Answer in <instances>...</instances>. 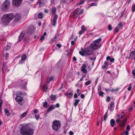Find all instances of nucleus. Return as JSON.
Masks as SVG:
<instances>
[{
	"label": "nucleus",
	"instance_id": "obj_1",
	"mask_svg": "<svg viewBox=\"0 0 135 135\" xmlns=\"http://www.w3.org/2000/svg\"><path fill=\"white\" fill-rule=\"evenodd\" d=\"M14 16V15L13 13L4 15L2 18V23L5 25H7L12 20Z\"/></svg>",
	"mask_w": 135,
	"mask_h": 135
},
{
	"label": "nucleus",
	"instance_id": "obj_2",
	"mask_svg": "<svg viewBox=\"0 0 135 135\" xmlns=\"http://www.w3.org/2000/svg\"><path fill=\"white\" fill-rule=\"evenodd\" d=\"M21 135H32L34 133L33 130L26 125L22 126L20 130Z\"/></svg>",
	"mask_w": 135,
	"mask_h": 135
},
{
	"label": "nucleus",
	"instance_id": "obj_3",
	"mask_svg": "<svg viewBox=\"0 0 135 135\" xmlns=\"http://www.w3.org/2000/svg\"><path fill=\"white\" fill-rule=\"evenodd\" d=\"M101 40L100 38L95 40L90 45V48L93 50H95L99 48L101 45L100 43Z\"/></svg>",
	"mask_w": 135,
	"mask_h": 135
},
{
	"label": "nucleus",
	"instance_id": "obj_4",
	"mask_svg": "<svg viewBox=\"0 0 135 135\" xmlns=\"http://www.w3.org/2000/svg\"><path fill=\"white\" fill-rule=\"evenodd\" d=\"M61 125V122L59 120H55L52 123V129L55 131H57L60 128Z\"/></svg>",
	"mask_w": 135,
	"mask_h": 135
},
{
	"label": "nucleus",
	"instance_id": "obj_5",
	"mask_svg": "<svg viewBox=\"0 0 135 135\" xmlns=\"http://www.w3.org/2000/svg\"><path fill=\"white\" fill-rule=\"evenodd\" d=\"M87 68L89 71L91 70V68L90 65L85 62L82 65L81 68V70L84 73H86L87 72V70L86 69Z\"/></svg>",
	"mask_w": 135,
	"mask_h": 135
},
{
	"label": "nucleus",
	"instance_id": "obj_6",
	"mask_svg": "<svg viewBox=\"0 0 135 135\" xmlns=\"http://www.w3.org/2000/svg\"><path fill=\"white\" fill-rule=\"evenodd\" d=\"M10 5V1L8 0H6L3 3L2 9L3 10H5L8 9Z\"/></svg>",
	"mask_w": 135,
	"mask_h": 135
},
{
	"label": "nucleus",
	"instance_id": "obj_7",
	"mask_svg": "<svg viewBox=\"0 0 135 135\" xmlns=\"http://www.w3.org/2000/svg\"><path fill=\"white\" fill-rule=\"evenodd\" d=\"M21 16L18 14H16L15 16V19L13 21V23L15 25L16 24L18 23L20 20Z\"/></svg>",
	"mask_w": 135,
	"mask_h": 135
},
{
	"label": "nucleus",
	"instance_id": "obj_8",
	"mask_svg": "<svg viewBox=\"0 0 135 135\" xmlns=\"http://www.w3.org/2000/svg\"><path fill=\"white\" fill-rule=\"evenodd\" d=\"M15 99L16 102L18 103L20 105H22L23 100L22 97L19 95H17Z\"/></svg>",
	"mask_w": 135,
	"mask_h": 135
},
{
	"label": "nucleus",
	"instance_id": "obj_9",
	"mask_svg": "<svg viewBox=\"0 0 135 135\" xmlns=\"http://www.w3.org/2000/svg\"><path fill=\"white\" fill-rule=\"evenodd\" d=\"M23 0H13L12 5L15 6H20L22 3Z\"/></svg>",
	"mask_w": 135,
	"mask_h": 135
},
{
	"label": "nucleus",
	"instance_id": "obj_10",
	"mask_svg": "<svg viewBox=\"0 0 135 135\" xmlns=\"http://www.w3.org/2000/svg\"><path fill=\"white\" fill-rule=\"evenodd\" d=\"M65 95L67 96L68 98L71 99L73 95V91L71 90H69L65 94Z\"/></svg>",
	"mask_w": 135,
	"mask_h": 135
},
{
	"label": "nucleus",
	"instance_id": "obj_11",
	"mask_svg": "<svg viewBox=\"0 0 135 135\" xmlns=\"http://www.w3.org/2000/svg\"><path fill=\"white\" fill-rule=\"evenodd\" d=\"M57 16L55 14L54 17L52 20H51V22L52 25L54 26H55L56 24V22L57 18Z\"/></svg>",
	"mask_w": 135,
	"mask_h": 135
},
{
	"label": "nucleus",
	"instance_id": "obj_12",
	"mask_svg": "<svg viewBox=\"0 0 135 135\" xmlns=\"http://www.w3.org/2000/svg\"><path fill=\"white\" fill-rule=\"evenodd\" d=\"M92 50L93 49L91 48H87V49L85 50L86 54H87L89 55H90L92 54L93 53V52Z\"/></svg>",
	"mask_w": 135,
	"mask_h": 135
},
{
	"label": "nucleus",
	"instance_id": "obj_13",
	"mask_svg": "<svg viewBox=\"0 0 135 135\" xmlns=\"http://www.w3.org/2000/svg\"><path fill=\"white\" fill-rule=\"evenodd\" d=\"M37 3L40 6L44 5L46 3V1L45 0H38Z\"/></svg>",
	"mask_w": 135,
	"mask_h": 135
},
{
	"label": "nucleus",
	"instance_id": "obj_14",
	"mask_svg": "<svg viewBox=\"0 0 135 135\" xmlns=\"http://www.w3.org/2000/svg\"><path fill=\"white\" fill-rule=\"evenodd\" d=\"M127 119V118H125L123 120L121 123H120L119 125L120 126L123 127L126 123Z\"/></svg>",
	"mask_w": 135,
	"mask_h": 135
},
{
	"label": "nucleus",
	"instance_id": "obj_15",
	"mask_svg": "<svg viewBox=\"0 0 135 135\" xmlns=\"http://www.w3.org/2000/svg\"><path fill=\"white\" fill-rule=\"evenodd\" d=\"M114 103L113 102H112L110 104V106L109 107V109L110 111H112L114 109Z\"/></svg>",
	"mask_w": 135,
	"mask_h": 135
},
{
	"label": "nucleus",
	"instance_id": "obj_16",
	"mask_svg": "<svg viewBox=\"0 0 135 135\" xmlns=\"http://www.w3.org/2000/svg\"><path fill=\"white\" fill-rule=\"evenodd\" d=\"M81 51L79 52V54L82 56H84L86 55L85 50L84 49H81Z\"/></svg>",
	"mask_w": 135,
	"mask_h": 135
},
{
	"label": "nucleus",
	"instance_id": "obj_17",
	"mask_svg": "<svg viewBox=\"0 0 135 135\" xmlns=\"http://www.w3.org/2000/svg\"><path fill=\"white\" fill-rule=\"evenodd\" d=\"M24 36V34L23 32H22L20 35L19 38V40L20 41L22 40Z\"/></svg>",
	"mask_w": 135,
	"mask_h": 135
},
{
	"label": "nucleus",
	"instance_id": "obj_18",
	"mask_svg": "<svg viewBox=\"0 0 135 135\" xmlns=\"http://www.w3.org/2000/svg\"><path fill=\"white\" fill-rule=\"evenodd\" d=\"M79 9L78 8H76L75 11L73 14V16L74 17H77V15L78 14Z\"/></svg>",
	"mask_w": 135,
	"mask_h": 135
},
{
	"label": "nucleus",
	"instance_id": "obj_19",
	"mask_svg": "<svg viewBox=\"0 0 135 135\" xmlns=\"http://www.w3.org/2000/svg\"><path fill=\"white\" fill-rule=\"evenodd\" d=\"M125 114L124 112H122L120 114L118 115V117L119 118H122L125 116Z\"/></svg>",
	"mask_w": 135,
	"mask_h": 135
},
{
	"label": "nucleus",
	"instance_id": "obj_20",
	"mask_svg": "<svg viewBox=\"0 0 135 135\" xmlns=\"http://www.w3.org/2000/svg\"><path fill=\"white\" fill-rule=\"evenodd\" d=\"M4 112L5 113L7 117H8L9 116V115H10V114L9 111L7 109H5Z\"/></svg>",
	"mask_w": 135,
	"mask_h": 135
},
{
	"label": "nucleus",
	"instance_id": "obj_21",
	"mask_svg": "<svg viewBox=\"0 0 135 135\" xmlns=\"http://www.w3.org/2000/svg\"><path fill=\"white\" fill-rule=\"evenodd\" d=\"M35 29V28L33 26H32L29 29V31L28 32L29 33L32 32L34 31Z\"/></svg>",
	"mask_w": 135,
	"mask_h": 135
},
{
	"label": "nucleus",
	"instance_id": "obj_22",
	"mask_svg": "<svg viewBox=\"0 0 135 135\" xmlns=\"http://www.w3.org/2000/svg\"><path fill=\"white\" fill-rule=\"evenodd\" d=\"M110 123L111 126L112 127H113L114 126L115 122L114 119H112L110 120Z\"/></svg>",
	"mask_w": 135,
	"mask_h": 135
},
{
	"label": "nucleus",
	"instance_id": "obj_23",
	"mask_svg": "<svg viewBox=\"0 0 135 135\" xmlns=\"http://www.w3.org/2000/svg\"><path fill=\"white\" fill-rule=\"evenodd\" d=\"M135 55V51H132L130 54V55L128 57V59H130L131 58V56H134Z\"/></svg>",
	"mask_w": 135,
	"mask_h": 135
},
{
	"label": "nucleus",
	"instance_id": "obj_24",
	"mask_svg": "<svg viewBox=\"0 0 135 135\" xmlns=\"http://www.w3.org/2000/svg\"><path fill=\"white\" fill-rule=\"evenodd\" d=\"M75 102L74 103V105L75 107H76L78 105V103L80 102V100L79 99H77L75 100Z\"/></svg>",
	"mask_w": 135,
	"mask_h": 135
},
{
	"label": "nucleus",
	"instance_id": "obj_25",
	"mask_svg": "<svg viewBox=\"0 0 135 135\" xmlns=\"http://www.w3.org/2000/svg\"><path fill=\"white\" fill-rule=\"evenodd\" d=\"M47 89V87L46 86V84L44 85L42 87V89L43 91L45 92H46Z\"/></svg>",
	"mask_w": 135,
	"mask_h": 135
},
{
	"label": "nucleus",
	"instance_id": "obj_26",
	"mask_svg": "<svg viewBox=\"0 0 135 135\" xmlns=\"http://www.w3.org/2000/svg\"><path fill=\"white\" fill-rule=\"evenodd\" d=\"M59 37V35H57L55 36L54 38L51 40V41L52 42L54 41L58 38Z\"/></svg>",
	"mask_w": 135,
	"mask_h": 135
},
{
	"label": "nucleus",
	"instance_id": "obj_27",
	"mask_svg": "<svg viewBox=\"0 0 135 135\" xmlns=\"http://www.w3.org/2000/svg\"><path fill=\"white\" fill-rule=\"evenodd\" d=\"M27 114V113L26 112H24L23 114L20 115V118H23Z\"/></svg>",
	"mask_w": 135,
	"mask_h": 135
},
{
	"label": "nucleus",
	"instance_id": "obj_28",
	"mask_svg": "<svg viewBox=\"0 0 135 135\" xmlns=\"http://www.w3.org/2000/svg\"><path fill=\"white\" fill-rule=\"evenodd\" d=\"M85 0H81L80 1L79 3L77 4V6H79L81 4L83 3H84L85 1Z\"/></svg>",
	"mask_w": 135,
	"mask_h": 135
},
{
	"label": "nucleus",
	"instance_id": "obj_29",
	"mask_svg": "<svg viewBox=\"0 0 135 135\" xmlns=\"http://www.w3.org/2000/svg\"><path fill=\"white\" fill-rule=\"evenodd\" d=\"M26 57V56L25 55H22L21 56V60L23 61L25 60Z\"/></svg>",
	"mask_w": 135,
	"mask_h": 135
},
{
	"label": "nucleus",
	"instance_id": "obj_30",
	"mask_svg": "<svg viewBox=\"0 0 135 135\" xmlns=\"http://www.w3.org/2000/svg\"><path fill=\"white\" fill-rule=\"evenodd\" d=\"M54 108V107L53 105H51L50 107L48 109L47 111L48 112L51 111Z\"/></svg>",
	"mask_w": 135,
	"mask_h": 135
},
{
	"label": "nucleus",
	"instance_id": "obj_31",
	"mask_svg": "<svg viewBox=\"0 0 135 135\" xmlns=\"http://www.w3.org/2000/svg\"><path fill=\"white\" fill-rule=\"evenodd\" d=\"M131 10L133 12H134L135 11V4L132 5Z\"/></svg>",
	"mask_w": 135,
	"mask_h": 135
},
{
	"label": "nucleus",
	"instance_id": "obj_32",
	"mask_svg": "<svg viewBox=\"0 0 135 135\" xmlns=\"http://www.w3.org/2000/svg\"><path fill=\"white\" fill-rule=\"evenodd\" d=\"M56 8L55 7H54L53 8L52 10V14H54L56 12Z\"/></svg>",
	"mask_w": 135,
	"mask_h": 135
},
{
	"label": "nucleus",
	"instance_id": "obj_33",
	"mask_svg": "<svg viewBox=\"0 0 135 135\" xmlns=\"http://www.w3.org/2000/svg\"><path fill=\"white\" fill-rule=\"evenodd\" d=\"M38 16L39 18H42L43 17V15L41 12H40L38 14Z\"/></svg>",
	"mask_w": 135,
	"mask_h": 135
},
{
	"label": "nucleus",
	"instance_id": "obj_34",
	"mask_svg": "<svg viewBox=\"0 0 135 135\" xmlns=\"http://www.w3.org/2000/svg\"><path fill=\"white\" fill-rule=\"evenodd\" d=\"M6 66L4 64H3V66L2 67V69L3 70V72H4V71H5L6 70Z\"/></svg>",
	"mask_w": 135,
	"mask_h": 135
},
{
	"label": "nucleus",
	"instance_id": "obj_35",
	"mask_svg": "<svg viewBox=\"0 0 135 135\" xmlns=\"http://www.w3.org/2000/svg\"><path fill=\"white\" fill-rule=\"evenodd\" d=\"M51 98L52 100H55L56 99V97L55 95H52L51 96Z\"/></svg>",
	"mask_w": 135,
	"mask_h": 135
},
{
	"label": "nucleus",
	"instance_id": "obj_36",
	"mask_svg": "<svg viewBox=\"0 0 135 135\" xmlns=\"http://www.w3.org/2000/svg\"><path fill=\"white\" fill-rule=\"evenodd\" d=\"M108 29L109 31H111L112 29V27L111 25L110 24L108 25Z\"/></svg>",
	"mask_w": 135,
	"mask_h": 135
},
{
	"label": "nucleus",
	"instance_id": "obj_37",
	"mask_svg": "<svg viewBox=\"0 0 135 135\" xmlns=\"http://www.w3.org/2000/svg\"><path fill=\"white\" fill-rule=\"evenodd\" d=\"M99 92V95L100 96H103V94H104V93L102 91H99V89H98Z\"/></svg>",
	"mask_w": 135,
	"mask_h": 135
},
{
	"label": "nucleus",
	"instance_id": "obj_38",
	"mask_svg": "<svg viewBox=\"0 0 135 135\" xmlns=\"http://www.w3.org/2000/svg\"><path fill=\"white\" fill-rule=\"evenodd\" d=\"M47 102H45L44 103L43 106L45 108H47Z\"/></svg>",
	"mask_w": 135,
	"mask_h": 135
},
{
	"label": "nucleus",
	"instance_id": "obj_39",
	"mask_svg": "<svg viewBox=\"0 0 135 135\" xmlns=\"http://www.w3.org/2000/svg\"><path fill=\"white\" fill-rule=\"evenodd\" d=\"M108 114V112H106L104 116V120H105L107 117V115Z\"/></svg>",
	"mask_w": 135,
	"mask_h": 135
},
{
	"label": "nucleus",
	"instance_id": "obj_40",
	"mask_svg": "<svg viewBox=\"0 0 135 135\" xmlns=\"http://www.w3.org/2000/svg\"><path fill=\"white\" fill-rule=\"evenodd\" d=\"M10 49V47L8 46H7L4 48V49H5L6 51H7L8 50H9Z\"/></svg>",
	"mask_w": 135,
	"mask_h": 135
},
{
	"label": "nucleus",
	"instance_id": "obj_41",
	"mask_svg": "<svg viewBox=\"0 0 135 135\" xmlns=\"http://www.w3.org/2000/svg\"><path fill=\"white\" fill-rule=\"evenodd\" d=\"M54 79V78L52 77H50L49 78H48V81L49 82L50 81Z\"/></svg>",
	"mask_w": 135,
	"mask_h": 135
},
{
	"label": "nucleus",
	"instance_id": "obj_42",
	"mask_svg": "<svg viewBox=\"0 0 135 135\" xmlns=\"http://www.w3.org/2000/svg\"><path fill=\"white\" fill-rule=\"evenodd\" d=\"M91 83V81L90 80L88 81H87L85 83V85H88Z\"/></svg>",
	"mask_w": 135,
	"mask_h": 135
},
{
	"label": "nucleus",
	"instance_id": "obj_43",
	"mask_svg": "<svg viewBox=\"0 0 135 135\" xmlns=\"http://www.w3.org/2000/svg\"><path fill=\"white\" fill-rule=\"evenodd\" d=\"M81 30H82V31H85V26L84 25H83L81 28Z\"/></svg>",
	"mask_w": 135,
	"mask_h": 135
},
{
	"label": "nucleus",
	"instance_id": "obj_44",
	"mask_svg": "<svg viewBox=\"0 0 135 135\" xmlns=\"http://www.w3.org/2000/svg\"><path fill=\"white\" fill-rule=\"evenodd\" d=\"M97 3H91L90 4V6H97Z\"/></svg>",
	"mask_w": 135,
	"mask_h": 135
},
{
	"label": "nucleus",
	"instance_id": "obj_45",
	"mask_svg": "<svg viewBox=\"0 0 135 135\" xmlns=\"http://www.w3.org/2000/svg\"><path fill=\"white\" fill-rule=\"evenodd\" d=\"M35 118L37 120L40 117V116L38 114H36L35 115Z\"/></svg>",
	"mask_w": 135,
	"mask_h": 135
},
{
	"label": "nucleus",
	"instance_id": "obj_46",
	"mask_svg": "<svg viewBox=\"0 0 135 135\" xmlns=\"http://www.w3.org/2000/svg\"><path fill=\"white\" fill-rule=\"evenodd\" d=\"M119 28H118V26L115 29L114 32L116 33H118V29Z\"/></svg>",
	"mask_w": 135,
	"mask_h": 135
},
{
	"label": "nucleus",
	"instance_id": "obj_47",
	"mask_svg": "<svg viewBox=\"0 0 135 135\" xmlns=\"http://www.w3.org/2000/svg\"><path fill=\"white\" fill-rule=\"evenodd\" d=\"M110 99V97L109 96L108 97L107 99V101L108 102H109Z\"/></svg>",
	"mask_w": 135,
	"mask_h": 135
},
{
	"label": "nucleus",
	"instance_id": "obj_48",
	"mask_svg": "<svg viewBox=\"0 0 135 135\" xmlns=\"http://www.w3.org/2000/svg\"><path fill=\"white\" fill-rule=\"evenodd\" d=\"M22 94V93L21 91H18L16 95H21Z\"/></svg>",
	"mask_w": 135,
	"mask_h": 135
},
{
	"label": "nucleus",
	"instance_id": "obj_49",
	"mask_svg": "<svg viewBox=\"0 0 135 135\" xmlns=\"http://www.w3.org/2000/svg\"><path fill=\"white\" fill-rule=\"evenodd\" d=\"M130 129V128L129 125H127L126 127V129L128 131H128Z\"/></svg>",
	"mask_w": 135,
	"mask_h": 135
},
{
	"label": "nucleus",
	"instance_id": "obj_50",
	"mask_svg": "<svg viewBox=\"0 0 135 135\" xmlns=\"http://www.w3.org/2000/svg\"><path fill=\"white\" fill-rule=\"evenodd\" d=\"M2 102H0V114H1V107L2 105Z\"/></svg>",
	"mask_w": 135,
	"mask_h": 135
},
{
	"label": "nucleus",
	"instance_id": "obj_51",
	"mask_svg": "<svg viewBox=\"0 0 135 135\" xmlns=\"http://www.w3.org/2000/svg\"><path fill=\"white\" fill-rule=\"evenodd\" d=\"M131 89L132 87L131 86V85L130 84L129 87L128 88V91H130L131 90Z\"/></svg>",
	"mask_w": 135,
	"mask_h": 135
},
{
	"label": "nucleus",
	"instance_id": "obj_52",
	"mask_svg": "<svg viewBox=\"0 0 135 135\" xmlns=\"http://www.w3.org/2000/svg\"><path fill=\"white\" fill-rule=\"evenodd\" d=\"M84 12V10L83 9H82L81 10V11L79 12V14H80V15L82 14Z\"/></svg>",
	"mask_w": 135,
	"mask_h": 135
},
{
	"label": "nucleus",
	"instance_id": "obj_53",
	"mask_svg": "<svg viewBox=\"0 0 135 135\" xmlns=\"http://www.w3.org/2000/svg\"><path fill=\"white\" fill-rule=\"evenodd\" d=\"M44 38L45 37L44 36L42 35L41 37L40 40L41 41H42L44 39Z\"/></svg>",
	"mask_w": 135,
	"mask_h": 135
},
{
	"label": "nucleus",
	"instance_id": "obj_54",
	"mask_svg": "<svg viewBox=\"0 0 135 135\" xmlns=\"http://www.w3.org/2000/svg\"><path fill=\"white\" fill-rule=\"evenodd\" d=\"M84 32L83 31H82V30H80L79 32V34L81 35Z\"/></svg>",
	"mask_w": 135,
	"mask_h": 135
},
{
	"label": "nucleus",
	"instance_id": "obj_55",
	"mask_svg": "<svg viewBox=\"0 0 135 135\" xmlns=\"http://www.w3.org/2000/svg\"><path fill=\"white\" fill-rule=\"evenodd\" d=\"M114 59L113 58H112L110 59V62H113L114 61Z\"/></svg>",
	"mask_w": 135,
	"mask_h": 135
},
{
	"label": "nucleus",
	"instance_id": "obj_56",
	"mask_svg": "<svg viewBox=\"0 0 135 135\" xmlns=\"http://www.w3.org/2000/svg\"><path fill=\"white\" fill-rule=\"evenodd\" d=\"M84 76H84V75L83 76H82L80 80V81H82L83 80V79L84 78Z\"/></svg>",
	"mask_w": 135,
	"mask_h": 135
},
{
	"label": "nucleus",
	"instance_id": "obj_57",
	"mask_svg": "<svg viewBox=\"0 0 135 135\" xmlns=\"http://www.w3.org/2000/svg\"><path fill=\"white\" fill-rule=\"evenodd\" d=\"M120 120L119 119H117L116 120V122L117 123H118L120 121Z\"/></svg>",
	"mask_w": 135,
	"mask_h": 135
},
{
	"label": "nucleus",
	"instance_id": "obj_58",
	"mask_svg": "<svg viewBox=\"0 0 135 135\" xmlns=\"http://www.w3.org/2000/svg\"><path fill=\"white\" fill-rule=\"evenodd\" d=\"M56 46L59 48L61 47V45L60 44H57Z\"/></svg>",
	"mask_w": 135,
	"mask_h": 135
},
{
	"label": "nucleus",
	"instance_id": "obj_59",
	"mask_svg": "<svg viewBox=\"0 0 135 135\" xmlns=\"http://www.w3.org/2000/svg\"><path fill=\"white\" fill-rule=\"evenodd\" d=\"M33 112L35 113H37L38 112V110L37 109H35L33 110Z\"/></svg>",
	"mask_w": 135,
	"mask_h": 135
},
{
	"label": "nucleus",
	"instance_id": "obj_60",
	"mask_svg": "<svg viewBox=\"0 0 135 135\" xmlns=\"http://www.w3.org/2000/svg\"><path fill=\"white\" fill-rule=\"evenodd\" d=\"M110 56H108L107 57L106 60H109L110 59Z\"/></svg>",
	"mask_w": 135,
	"mask_h": 135
},
{
	"label": "nucleus",
	"instance_id": "obj_61",
	"mask_svg": "<svg viewBox=\"0 0 135 135\" xmlns=\"http://www.w3.org/2000/svg\"><path fill=\"white\" fill-rule=\"evenodd\" d=\"M69 134L70 135H73V133L72 131H70L69 132Z\"/></svg>",
	"mask_w": 135,
	"mask_h": 135
},
{
	"label": "nucleus",
	"instance_id": "obj_62",
	"mask_svg": "<svg viewBox=\"0 0 135 135\" xmlns=\"http://www.w3.org/2000/svg\"><path fill=\"white\" fill-rule=\"evenodd\" d=\"M124 133L126 134L125 135H128V131H126L124 132Z\"/></svg>",
	"mask_w": 135,
	"mask_h": 135
},
{
	"label": "nucleus",
	"instance_id": "obj_63",
	"mask_svg": "<svg viewBox=\"0 0 135 135\" xmlns=\"http://www.w3.org/2000/svg\"><path fill=\"white\" fill-rule=\"evenodd\" d=\"M60 104L59 103H57L56 105V107L59 108L60 107Z\"/></svg>",
	"mask_w": 135,
	"mask_h": 135
},
{
	"label": "nucleus",
	"instance_id": "obj_64",
	"mask_svg": "<svg viewBox=\"0 0 135 135\" xmlns=\"http://www.w3.org/2000/svg\"><path fill=\"white\" fill-rule=\"evenodd\" d=\"M132 73L133 75H135V70H133L132 71Z\"/></svg>",
	"mask_w": 135,
	"mask_h": 135
}]
</instances>
